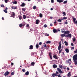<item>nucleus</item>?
Returning a JSON list of instances; mask_svg holds the SVG:
<instances>
[{"label":"nucleus","instance_id":"obj_1","mask_svg":"<svg viewBox=\"0 0 77 77\" xmlns=\"http://www.w3.org/2000/svg\"><path fill=\"white\" fill-rule=\"evenodd\" d=\"M73 59L74 61L75 64L76 65H77V54L74 55L73 56Z\"/></svg>","mask_w":77,"mask_h":77},{"label":"nucleus","instance_id":"obj_2","mask_svg":"<svg viewBox=\"0 0 77 77\" xmlns=\"http://www.w3.org/2000/svg\"><path fill=\"white\" fill-rule=\"evenodd\" d=\"M61 41H60L59 42V45L58 48V50H59V54H60L61 52H62V49L60 50V49H61Z\"/></svg>","mask_w":77,"mask_h":77},{"label":"nucleus","instance_id":"obj_3","mask_svg":"<svg viewBox=\"0 0 77 77\" xmlns=\"http://www.w3.org/2000/svg\"><path fill=\"white\" fill-rule=\"evenodd\" d=\"M57 70L60 74H62V73H63V72H62V71L61 70V69H59V68H57Z\"/></svg>","mask_w":77,"mask_h":77},{"label":"nucleus","instance_id":"obj_4","mask_svg":"<svg viewBox=\"0 0 77 77\" xmlns=\"http://www.w3.org/2000/svg\"><path fill=\"white\" fill-rule=\"evenodd\" d=\"M15 13L12 12L11 14V17H13V18H15Z\"/></svg>","mask_w":77,"mask_h":77},{"label":"nucleus","instance_id":"obj_5","mask_svg":"<svg viewBox=\"0 0 77 77\" xmlns=\"http://www.w3.org/2000/svg\"><path fill=\"white\" fill-rule=\"evenodd\" d=\"M29 49H30V50H32L33 49V46L32 45H30L29 46Z\"/></svg>","mask_w":77,"mask_h":77},{"label":"nucleus","instance_id":"obj_6","mask_svg":"<svg viewBox=\"0 0 77 77\" xmlns=\"http://www.w3.org/2000/svg\"><path fill=\"white\" fill-rule=\"evenodd\" d=\"M8 74H9V72L8 71H7L5 72L4 74V75H5V76H6V75H8Z\"/></svg>","mask_w":77,"mask_h":77},{"label":"nucleus","instance_id":"obj_7","mask_svg":"<svg viewBox=\"0 0 77 77\" xmlns=\"http://www.w3.org/2000/svg\"><path fill=\"white\" fill-rule=\"evenodd\" d=\"M70 32H69V31H66L65 32L64 34H69Z\"/></svg>","mask_w":77,"mask_h":77},{"label":"nucleus","instance_id":"obj_8","mask_svg":"<svg viewBox=\"0 0 77 77\" xmlns=\"http://www.w3.org/2000/svg\"><path fill=\"white\" fill-rule=\"evenodd\" d=\"M64 43L65 44V45H66V46H68V43L66 42V41H65L64 42Z\"/></svg>","mask_w":77,"mask_h":77},{"label":"nucleus","instance_id":"obj_9","mask_svg":"<svg viewBox=\"0 0 77 77\" xmlns=\"http://www.w3.org/2000/svg\"><path fill=\"white\" fill-rule=\"evenodd\" d=\"M5 10H4V12H5V13H8V11H7V9H8V8H5Z\"/></svg>","mask_w":77,"mask_h":77},{"label":"nucleus","instance_id":"obj_10","mask_svg":"<svg viewBox=\"0 0 77 77\" xmlns=\"http://www.w3.org/2000/svg\"><path fill=\"white\" fill-rule=\"evenodd\" d=\"M57 2L58 3H61V2H63V0H57Z\"/></svg>","mask_w":77,"mask_h":77},{"label":"nucleus","instance_id":"obj_11","mask_svg":"<svg viewBox=\"0 0 77 77\" xmlns=\"http://www.w3.org/2000/svg\"><path fill=\"white\" fill-rule=\"evenodd\" d=\"M25 4L24 2H23L22 4L21 5H20V6H22V7H24V6H25Z\"/></svg>","mask_w":77,"mask_h":77},{"label":"nucleus","instance_id":"obj_12","mask_svg":"<svg viewBox=\"0 0 77 77\" xmlns=\"http://www.w3.org/2000/svg\"><path fill=\"white\" fill-rule=\"evenodd\" d=\"M51 53H49V56H50V59H52V57L51 56Z\"/></svg>","mask_w":77,"mask_h":77},{"label":"nucleus","instance_id":"obj_13","mask_svg":"<svg viewBox=\"0 0 77 77\" xmlns=\"http://www.w3.org/2000/svg\"><path fill=\"white\" fill-rule=\"evenodd\" d=\"M53 67L54 68H56L57 67V66L56 65L54 64L53 65Z\"/></svg>","mask_w":77,"mask_h":77},{"label":"nucleus","instance_id":"obj_14","mask_svg":"<svg viewBox=\"0 0 77 77\" xmlns=\"http://www.w3.org/2000/svg\"><path fill=\"white\" fill-rule=\"evenodd\" d=\"M52 76H57V75L56 74V73H53L51 74Z\"/></svg>","mask_w":77,"mask_h":77},{"label":"nucleus","instance_id":"obj_15","mask_svg":"<svg viewBox=\"0 0 77 77\" xmlns=\"http://www.w3.org/2000/svg\"><path fill=\"white\" fill-rule=\"evenodd\" d=\"M25 74L26 75H28L29 74V72L28 71H27L25 72Z\"/></svg>","mask_w":77,"mask_h":77},{"label":"nucleus","instance_id":"obj_16","mask_svg":"<svg viewBox=\"0 0 77 77\" xmlns=\"http://www.w3.org/2000/svg\"><path fill=\"white\" fill-rule=\"evenodd\" d=\"M35 47L37 48H39V44L37 43L35 45Z\"/></svg>","mask_w":77,"mask_h":77},{"label":"nucleus","instance_id":"obj_17","mask_svg":"<svg viewBox=\"0 0 77 77\" xmlns=\"http://www.w3.org/2000/svg\"><path fill=\"white\" fill-rule=\"evenodd\" d=\"M53 32L54 33H56L57 32V31L55 29L53 30Z\"/></svg>","mask_w":77,"mask_h":77},{"label":"nucleus","instance_id":"obj_18","mask_svg":"<svg viewBox=\"0 0 77 77\" xmlns=\"http://www.w3.org/2000/svg\"><path fill=\"white\" fill-rule=\"evenodd\" d=\"M65 51H66V53H69V49H68L66 48L65 49Z\"/></svg>","mask_w":77,"mask_h":77},{"label":"nucleus","instance_id":"obj_19","mask_svg":"<svg viewBox=\"0 0 77 77\" xmlns=\"http://www.w3.org/2000/svg\"><path fill=\"white\" fill-rule=\"evenodd\" d=\"M36 24H39V20H36Z\"/></svg>","mask_w":77,"mask_h":77},{"label":"nucleus","instance_id":"obj_20","mask_svg":"<svg viewBox=\"0 0 77 77\" xmlns=\"http://www.w3.org/2000/svg\"><path fill=\"white\" fill-rule=\"evenodd\" d=\"M53 57L54 58V59H57V57L56 56V55H54L53 56Z\"/></svg>","mask_w":77,"mask_h":77},{"label":"nucleus","instance_id":"obj_21","mask_svg":"<svg viewBox=\"0 0 77 77\" xmlns=\"http://www.w3.org/2000/svg\"><path fill=\"white\" fill-rule=\"evenodd\" d=\"M35 64V62H32L31 63L32 66H34Z\"/></svg>","mask_w":77,"mask_h":77},{"label":"nucleus","instance_id":"obj_22","mask_svg":"<svg viewBox=\"0 0 77 77\" xmlns=\"http://www.w3.org/2000/svg\"><path fill=\"white\" fill-rule=\"evenodd\" d=\"M68 77H70L71 76V72H69L67 74Z\"/></svg>","mask_w":77,"mask_h":77},{"label":"nucleus","instance_id":"obj_23","mask_svg":"<svg viewBox=\"0 0 77 77\" xmlns=\"http://www.w3.org/2000/svg\"><path fill=\"white\" fill-rule=\"evenodd\" d=\"M22 10L23 11L25 12V11H26V8H22Z\"/></svg>","mask_w":77,"mask_h":77},{"label":"nucleus","instance_id":"obj_24","mask_svg":"<svg viewBox=\"0 0 77 77\" xmlns=\"http://www.w3.org/2000/svg\"><path fill=\"white\" fill-rule=\"evenodd\" d=\"M73 22L74 23V22H75V20H76V19H75V18H74V17L73 18Z\"/></svg>","mask_w":77,"mask_h":77},{"label":"nucleus","instance_id":"obj_25","mask_svg":"<svg viewBox=\"0 0 77 77\" xmlns=\"http://www.w3.org/2000/svg\"><path fill=\"white\" fill-rule=\"evenodd\" d=\"M19 20H21L22 19V17L20 15L19 16Z\"/></svg>","mask_w":77,"mask_h":77},{"label":"nucleus","instance_id":"obj_26","mask_svg":"<svg viewBox=\"0 0 77 77\" xmlns=\"http://www.w3.org/2000/svg\"><path fill=\"white\" fill-rule=\"evenodd\" d=\"M12 3L13 4H17V1H15L14 2H12Z\"/></svg>","mask_w":77,"mask_h":77},{"label":"nucleus","instance_id":"obj_27","mask_svg":"<svg viewBox=\"0 0 77 77\" xmlns=\"http://www.w3.org/2000/svg\"><path fill=\"white\" fill-rule=\"evenodd\" d=\"M71 36L72 35L71 34H69L68 35V37H69V38H71Z\"/></svg>","mask_w":77,"mask_h":77},{"label":"nucleus","instance_id":"obj_28","mask_svg":"<svg viewBox=\"0 0 77 77\" xmlns=\"http://www.w3.org/2000/svg\"><path fill=\"white\" fill-rule=\"evenodd\" d=\"M65 36V34H61V36L62 37H64Z\"/></svg>","mask_w":77,"mask_h":77},{"label":"nucleus","instance_id":"obj_29","mask_svg":"<svg viewBox=\"0 0 77 77\" xmlns=\"http://www.w3.org/2000/svg\"><path fill=\"white\" fill-rule=\"evenodd\" d=\"M50 43H51V41H47L46 42V44H50Z\"/></svg>","mask_w":77,"mask_h":77},{"label":"nucleus","instance_id":"obj_30","mask_svg":"<svg viewBox=\"0 0 77 77\" xmlns=\"http://www.w3.org/2000/svg\"><path fill=\"white\" fill-rule=\"evenodd\" d=\"M39 17L40 18H42V14L41 13L39 14Z\"/></svg>","mask_w":77,"mask_h":77},{"label":"nucleus","instance_id":"obj_31","mask_svg":"<svg viewBox=\"0 0 77 77\" xmlns=\"http://www.w3.org/2000/svg\"><path fill=\"white\" fill-rule=\"evenodd\" d=\"M59 67L60 68H61V69H62V68H63V66L62 65H59Z\"/></svg>","mask_w":77,"mask_h":77},{"label":"nucleus","instance_id":"obj_32","mask_svg":"<svg viewBox=\"0 0 77 77\" xmlns=\"http://www.w3.org/2000/svg\"><path fill=\"white\" fill-rule=\"evenodd\" d=\"M23 19H26V15H24L23 16Z\"/></svg>","mask_w":77,"mask_h":77},{"label":"nucleus","instance_id":"obj_33","mask_svg":"<svg viewBox=\"0 0 77 77\" xmlns=\"http://www.w3.org/2000/svg\"><path fill=\"white\" fill-rule=\"evenodd\" d=\"M62 14L64 15L63 16H65L66 15V13L65 12H63Z\"/></svg>","mask_w":77,"mask_h":77},{"label":"nucleus","instance_id":"obj_34","mask_svg":"<svg viewBox=\"0 0 77 77\" xmlns=\"http://www.w3.org/2000/svg\"><path fill=\"white\" fill-rule=\"evenodd\" d=\"M76 41V39L75 38H74L73 39V42H75Z\"/></svg>","mask_w":77,"mask_h":77},{"label":"nucleus","instance_id":"obj_35","mask_svg":"<svg viewBox=\"0 0 77 77\" xmlns=\"http://www.w3.org/2000/svg\"><path fill=\"white\" fill-rule=\"evenodd\" d=\"M45 44V45H43V47L46 48H47V49H48V48H47V47L46 45H45V44Z\"/></svg>","mask_w":77,"mask_h":77},{"label":"nucleus","instance_id":"obj_36","mask_svg":"<svg viewBox=\"0 0 77 77\" xmlns=\"http://www.w3.org/2000/svg\"><path fill=\"white\" fill-rule=\"evenodd\" d=\"M22 71L23 72H25V71H26V70H25V69H22Z\"/></svg>","mask_w":77,"mask_h":77},{"label":"nucleus","instance_id":"obj_37","mask_svg":"<svg viewBox=\"0 0 77 77\" xmlns=\"http://www.w3.org/2000/svg\"><path fill=\"white\" fill-rule=\"evenodd\" d=\"M45 36H49V34H47V33H45Z\"/></svg>","mask_w":77,"mask_h":77},{"label":"nucleus","instance_id":"obj_38","mask_svg":"<svg viewBox=\"0 0 77 77\" xmlns=\"http://www.w3.org/2000/svg\"><path fill=\"white\" fill-rule=\"evenodd\" d=\"M35 54H34V53H31V55L32 56H35L34 55Z\"/></svg>","mask_w":77,"mask_h":77},{"label":"nucleus","instance_id":"obj_39","mask_svg":"<svg viewBox=\"0 0 77 77\" xmlns=\"http://www.w3.org/2000/svg\"><path fill=\"white\" fill-rule=\"evenodd\" d=\"M74 53L76 54H77V49H76V50L74 51Z\"/></svg>","mask_w":77,"mask_h":77},{"label":"nucleus","instance_id":"obj_40","mask_svg":"<svg viewBox=\"0 0 77 77\" xmlns=\"http://www.w3.org/2000/svg\"><path fill=\"white\" fill-rule=\"evenodd\" d=\"M1 7L2 8H4V7H5V5H1Z\"/></svg>","mask_w":77,"mask_h":77},{"label":"nucleus","instance_id":"obj_41","mask_svg":"<svg viewBox=\"0 0 77 77\" xmlns=\"http://www.w3.org/2000/svg\"><path fill=\"white\" fill-rule=\"evenodd\" d=\"M67 2H68L67 1H64L63 2L64 4H66V3H67Z\"/></svg>","mask_w":77,"mask_h":77},{"label":"nucleus","instance_id":"obj_42","mask_svg":"<svg viewBox=\"0 0 77 77\" xmlns=\"http://www.w3.org/2000/svg\"><path fill=\"white\" fill-rule=\"evenodd\" d=\"M57 21H58V22H61V20L60 19L57 20Z\"/></svg>","mask_w":77,"mask_h":77},{"label":"nucleus","instance_id":"obj_43","mask_svg":"<svg viewBox=\"0 0 77 77\" xmlns=\"http://www.w3.org/2000/svg\"><path fill=\"white\" fill-rule=\"evenodd\" d=\"M19 26H20V27H22V26H23V24H20L19 25Z\"/></svg>","mask_w":77,"mask_h":77},{"label":"nucleus","instance_id":"obj_44","mask_svg":"<svg viewBox=\"0 0 77 77\" xmlns=\"http://www.w3.org/2000/svg\"><path fill=\"white\" fill-rule=\"evenodd\" d=\"M33 9H36V6H34L33 7Z\"/></svg>","mask_w":77,"mask_h":77},{"label":"nucleus","instance_id":"obj_45","mask_svg":"<svg viewBox=\"0 0 77 77\" xmlns=\"http://www.w3.org/2000/svg\"><path fill=\"white\" fill-rule=\"evenodd\" d=\"M29 27V24H27L26 26V27Z\"/></svg>","mask_w":77,"mask_h":77},{"label":"nucleus","instance_id":"obj_46","mask_svg":"<svg viewBox=\"0 0 77 77\" xmlns=\"http://www.w3.org/2000/svg\"><path fill=\"white\" fill-rule=\"evenodd\" d=\"M44 27L46 28V27H47V25H46V24H45L44 26Z\"/></svg>","mask_w":77,"mask_h":77},{"label":"nucleus","instance_id":"obj_47","mask_svg":"<svg viewBox=\"0 0 77 77\" xmlns=\"http://www.w3.org/2000/svg\"><path fill=\"white\" fill-rule=\"evenodd\" d=\"M67 18V17H63V20H66Z\"/></svg>","mask_w":77,"mask_h":77},{"label":"nucleus","instance_id":"obj_48","mask_svg":"<svg viewBox=\"0 0 77 77\" xmlns=\"http://www.w3.org/2000/svg\"><path fill=\"white\" fill-rule=\"evenodd\" d=\"M74 24H77V20L75 21V22H74Z\"/></svg>","mask_w":77,"mask_h":77},{"label":"nucleus","instance_id":"obj_49","mask_svg":"<svg viewBox=\"0 0 77 77\" xmlns=\"http://www.w3.org/2000/svg\"><path fill=\"white\" fill-rule=\"evenodd\" d=\"M64 24H68V22H64Z\"/></svg>","mask_w":77,"mask_h":77},{"label":"nucleus","instance_id":"obj_50","mask_svg":"<svg viewBox=\"0 0 77 77\" xmlns=\"http://www.w3.org/2000/svg\"><path fill=\"white\" fill-rule=\"evenodd\" d=\"M71 49H72V50H74V47H71Z\"/></svg>","mask_w":77,"mask_h":77},{"label":"nucleus","instance_id":"obj_51","mask_svg":"<svg viewBox=\"0 0 77 77\" xmlns=\"http://www.w3.org/2000/svg\"><path fill=\"white\" fill-rule=\"evenodd\" d=\"M71 46H74V44L72 43H71Z\"/></svg>","mask_w":77,"mask_h":77},{"label":"nucleus","instance_id":"obj_52","mask_svg":"<svg viewBox=\"0 0 77 77\" xmlns=\"http://www.w3.org/2000/svg\"><path fill=\"white\" fill-rule=\"evenodd\" d=\"M8 0H5V3H8Z\"/></svg>","mask_w":77,"mask_h":77},{"label":"nucleus","instance_id":"obj_53","mask_svg":"<svg viewBox=\"0 0 77 77\" xmlns=\"http://www.w3.org/2000/svg\"><path fill=\"white\" fill-rule=\"evenodd\" d=\"M57 76L58 77H62L61 76H60V75H57Z\"/></svg>","mask_w":77,"mask_h":77},{"label":"nucleus","instance_id":"obj_54","mask_svg":"<svg viewBox=\"0 0 77 77\" xmlns=\"http://www.w3.org/2000/svg\"><path fill=\"white\" fill-rule=\"evenodd\" d=\"M51 3H54V0H51Z\"/></svg>","mask_w":77,"mask_h":77},{"label":"nucleus","instance_id":"obj_55","mask_svg":"<svg viewBox=\"0 0 77 77\" xmlns=\"http://www.w3.org/2000/svg\"><path fill=\"white\" fill-rule=\"evenodd\" d=\"M11 75H14V72H12L11 73Z\"/></svg>","mask_w":77,"mask_h":77},{"label":"nucleus","instance_id":"obj_56","mask_svg":"<svg viewBox=\"0 0 77 77\" xmlns=\"http://www.w3.org/2000/svg\"><path fill=\"white\" fill-rule=\"evenodd\" d=\"M11 9H14V6H12L11 7Z\"/></svg>","mask_w":77,"mask_h":77},{"label":"nucleus","instance_id":"obj_57","mask_svg":"<svg viewBox=\"0 0 77 77\" xmlns=\"http://www.w3.org/2000/svg\"><path fill=\"white\" fill-rule=\"evenodd\" d=\"M56 74H57H57H59V72H57V71H56Z\"/></svg>","mask_w":77,"mask_h":77},{"label":"nucleus","instance_id":"obj_58","mask_svg":"<svg viewBox=\"0 0 77 77\" xmlns=\"http://www.w3.org/2000/svg\"><path fill=\"white\" fill-rule=\"evenodd\" d=\"M71 59H69L68 60V62H71Z\"/></svg>","mask_w":77,"mask_h":77},{"label":"nucleus","instance_id":"obj_59","mask_svg":"<svg viewBox=\"0 0 77 77\" xmlns=\"http://www.w3.org/2000/svg\"><path fill=\"white\" fill-rule=\"evenodd\" d=\"M39 45H42V42H40L39 43Z\"/></svg>","mask_w":77,"mask_h":77},{"label":"nucleus","instance_id":"obj_60","mask_svg":"<svg viewBox=\"0 0 77 77\" xmlns=\"http://www.w3.org/2000/svg\"><path fill=\"white\" fill-rule=\"evenodd\" d=\"M54 24L56 23V20H55V22H54Z\"/></svg>","mask_w":77,"mask_h":77},{"label":"nucleus","instance_id":"obj_61","mask_svg":"<svg viewBox=\"0 0 77 77\" xmlns=\"http://www.w3.org/2000/svg\"><path fill=\"white\" fill-rule=\"evenodd\" d=\"M61 32L62 33H65V31H61Z\"/></svg>","mask_w":77,"mask_h":77},{"label":"nucleus","instance_id":"obj_62","mask_svg":"<svg viewBox=\"0 0 77 77\" xmlns=\"http://www.w3.org/2000/svg\"><path fill=\"white\" fill-rule=\"evenodd\" d=\"M17 9V7H15L14 8V9Z\"/></svg>","mask_w":77,"mask_h":77},{"label":"nucleus","instance_id":"obj_63","mask_svg":"<svg viewBox=\"0 0 77 77\" xmlns=\"http://www.w3.org/2000/svg\"><path fill=\"white\" fill-rule=\"evenodd\" d=\"M50 26H53V24H52V23H51V24H50Z\"/></svg>","mask_w":77,"mask_h":77},{"label":"nucleus","instance_id":"obj_64","mask_svg":"<svg viewBox=\"0 0 77 77\" xmlns=\"http://www.w3.org/2000/svg\"><path fill=\"white\" fill-rule=\"evenodd\" d=\"M11 65H12V66L13 65H14V63H11Z\"/></svg>","mask_w":77,"mask_h":77}]
</instances>
